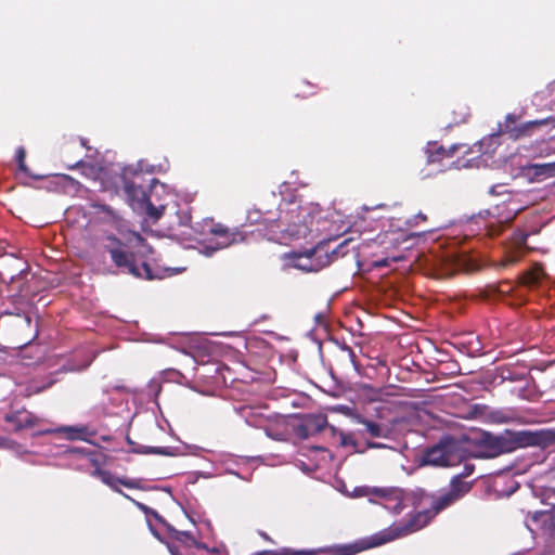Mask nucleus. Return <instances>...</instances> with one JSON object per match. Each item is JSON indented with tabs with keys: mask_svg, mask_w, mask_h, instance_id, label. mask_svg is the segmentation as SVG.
I'll list each match as a JSON object with an SVG mask.
<instances>
[{
	"mask_svg": "<svg viewBox=\"0 0 555 555\" xmlns=\"http://www.w3.org/2000/svg\"><path fill=\"white\" fill-rule=\"evenodd\" d=\"M104 251L109 254L113 263L129 274L135 278H143L145 280H154L159 278L154 274L147 262H142L140 266L137 264L135 256L130 251L127 245L120 240L108 236L107 243L104 245Z\"/></svg>",
	"mask_w": 555,
	"mask_h": 555,
	"instance_id": "f257e3e1",
	"label": "nucleus"
},
{
	"mask_svg": "<svg viewBox=\"0 0 555 555\" xmlns=\"http://www.w3.org/2000/svg\"><path fill=\"white\" fill-rule=\"evenodd\" d=\"M285 266L304 272H319L331 263V256L323 244L305 251H289L282 255Z\"/></svg>",
	"mask_w": 555,
	"mask_h": 555,
	"instance_id": "f03ea898",
	"label": "nucleus"
},
{
	"mask_svg": "<svg viewBox=\"0 0 555 555\" xmlns=\"http://www.w3.org/2000/svg\"><path fill=\"white\" fill-rule=\"evenodd\" d=\"M464 460V451L457 442L448 438L440 440L427 449L422 457V464L438 467L459 465Z\"/></svg>",
	"mask_w": 555,
	"mask_h": 555,
	"instance_id": "7ed1b4c3",
	"label": "nucleus"
},
{
	"mask_svg": "<svg viewBox=\"0 0 555 555\" xmlns=\"http://www.w3.org/2000/svg\"><path fill=\"white\" fill-rule=\"evenodd\" d=\"M124 190L132 207L143 212L150 220L156 222L163 217L166 205H154L142 186L127 181Z\"/></svg>",
	"mask_w": 555,
	"mask_h": 555,
	"instance_id": "20e7f679",
	"label": "nucleus"
},
{
	"mask_svg": "<svg viewBox=\"0 0 555 555\" xmlns=\"http://www.w3.org/2000/svg\"><path fill=\"white\" fill-rule=\"evenodd\" d=\"M479 447L483 457H495L512 452L506 436H494L489 433L481 435Z\"/></svg>",
	"mask_w": 555,
	"mask_h": 555,
	"instance_id": "39448f33",
	"label": "nucleus"
},
{
	"mask_svg": "<svg viewBox=\"0 0 555 555\" xmlns=\"http://www.w3.org/2000/svg\"><path fill=\"white\" fill-rule=\"evenodd\" d=\"M395 539L388 532H379L354 544L343 545L338 548V555H354L364 550L380 546Z\"/></svg>",
	"mask_w": 555,
	"mask_h": 555,
	"instance_id": "423d86ee",
	"label": "nucleus"
},
{
	"mask_svg": "<svg viewBox=\"0 0 555 555\" xmlns=\"http://www.w3.org/2000/svg\"><path fill=\"white\" fill-rule=\"evenodd\" d=\"M541 122L537 120L519 124L517 116L508 114L505 117L504 122L500 125V132L507 134L513 140H518L522 137L529 135L531 129L539 126Z\"/></svg>",
	"mask_w": 555,
	"mask_h": 555,
	"instance_id": "0eeeda50",
	"label": "nucleus"
},
{
	"mask_svg": "<svg viewBox=\"0 0 555 555\" xmlns=\"http://www.w3.org/2000/svg\"><path fill=\"white\" fill-rule=\"evenodd\" d=\"M210 233L223 238L221 247H228L233 244H240L245 242L246 240V234L242 230L237 228L230 230L229 228L221 223L212 225L210 229Z\"/></svg>",
	"mask_w": 555,
	"mask_h": 555,
	"instance_id": "6e6552de",
	"label": "nucleus"
},
{
	"mask_svg": "<svg viewBox=\"0 0 555 555\" xmlns=\"http://www.w3.org/2000/svg\"><path fill=\"white\" fill-rule=\"evenodd\" d=\"M93 476L98 477L103 483H105L106 486H108L111 489H113L114 491L125 495L126 498H129L128 495H126L119 488H118V485H122L125 486L126 488H129V489H135L138 488V482L135 480H131V479H120L118 477H115L111 472L108 470H105V469H101V468H96L93 473H92Z\"/></svg>",
	"mask_w": 555,
	"mask_h": 555,
	"instance_id": "1a4fd4ad",
	"label": "nucleus"
},
{
	"mask_svg": "<svg viewBox=\"0 0 555 555\" xmlns=\"http://www.w3.org/2000/svg\"><path fill=\"white\" fill-rule=\"evenodd\" d=\"M507 442L512 452L517 448L539 446L542 442V435L533 431H518L507 436Z\"/></svg>",
	"mask_w": 555,
	"mask_h": 555,
	"instance_id": "9d476101",
	"label": "nucleus"
},
{
	"mask_svg": "<svg viewBox=\"0 0 555 555\" xmlns=\"http://www.w3.org/2000/svg\"><path fill=\"white\" fill-rule=\"evenodd\" d=\"M361 495H371L374 494L378 498H383L386 500H395L397 501L393 509L402 508V491L399 489H389V488H361L359 489Z\"/></svg>",
	"mask_w": 555,
	"mask_h": 555,
	"instance_id": "9b49d317",
	"label": "nucleus"
},
{
	"mask_svg": "<svg viewBox=\"0 0 555 555\" xmlns=\"http://www.w3.org/2000/svg\"><path fill=\"white\" fill-rule=\"evenodd\" d=\"M4 421L12 424L15 431H18L23 428H31L36 424L33 414L25 410L5 414Z\"/></svg>",
	"mask_w": 555,
	"mask_h": 555,
	"instance_id": "f8f14e48",
	"label": "nucleus"
},
{
	"mask_svg": "<svg viewBox=\"0 0 555 555\" xmlns=\"http://www.w3.org/2000/svg\"><path fill=\"white\" fill-rule=\"evenodd\" d=\"M326 426L327 417L325 415H311L306 420V423L300 427L299 434L301 437L307 438L311 434L321 433Z\"/></svg>",
	"mask_w": 555,
	"mask_h": 555,
	"instance_id": "ddd939ff",
	"label": "nucleus"
},
{
	"mask_svg": "<svg viewBox=\"0 0 555 555\" xmlns=\"http://www.w3.org/2000/svg\"><path fill=\"white\" fill-rule=\"evenodd\" d=\"M60 433L66 435L70 440H88L87 437L95 436L96 431L88 426H64L59 429Z\"/></svg>",
	"mask_w": 555,
	"mask_h": 555,
	"instance_id": "4468645a",
	"label": "nucleus"
},
{
	"mask_svg": "<svg viewBox=\"0 0 555 555\" xmlns=\"http://www.w3.org/2000/svg\"><path fill=\"white\" fill-rule=\"evenodd\" d=\"M359 423L364 426L365 433L373 438H387L388 437L389 429L382 424H378V423L367 420V418H360Z\"/></svg>",
	"mask_w": 555,
	"mask_h": 555,
	"instance_id": "2eb2a0df",
	"label": "nucleus"
},
{
	"mask_svg": "<svg viewBox=\"0 0 555 555\" xmlns=\"http://www.w3.org/2000/svg\"><path fill=\"white\" fill-rule=\"evenodd\" d=\"M427 153V163H440L446 157H450L452 155L451 151L446 150L442 145H438L436 142L429 143L426 150Z\"/></svg>",
	"mask_w": 555,
	"mask_h": 555,
	"instance_id": "dca6fc26",
	"label": "nucleus"
},
{
	"mask_svg": "<svg viewBox=\"0 0 555 555\" xmlns=\"http://www.w3.org/2000/svg\"><path fill=\"white\" fill-rule=\"evenodd\" d=\"M472 489V483L461 479V476H454L450 481L449 492L457 500L463 498Z\"/></svg>",
	"mask_w": 555,
	"mask_h": 555,
	"instance_id": "f3484780",
	"label": "nucleus"
},
{
	"mask_svg": "<svg viewBox=\"0 0 555 555\" xmlns=\"http://www.w3.org/2000/svg\"><path fill=\"white\" fill-rule=\"evenodd\" d=\"M545 272L541 266H534L521 275V284L526 286H534L541 282Z\"/></svg>",
	"mask_w": 555,
	"mask_h": 555,
	"instance_id": "a211bd4d",
	"label": "nucleus"
},
{
	"mask_svg": "<svg viewBox=\"0 0 555 555\" xmlns=\"http://www.w3.org/2000/svg\"><path fill=\"white\" fill-rule=\"evenodd\" d=\"M454 502H456V499L448 491L447 493L441 494L433 501L431 512L434 515H436L442 509L452 505Z\"/></svg>",
	"mask_w": 555,
	"mask_h": 555,
	"instance_id": "6ab92c4d",
	"label": "nucleus"
},
{
	"mask_svg": "<svg viewBox=\"0 0 555 555\" xmlns=\"http://www.w3.org/2000/svg\"><path fill=\"white\" fill-rule=\"evenodd\" d=\"M284 231L292 240L306 238L311 232L306 223L289 224Z\"/></svg>",
	"mask_w": 555,
	"mask_h": 555,
	"instance_id": "aec40b11",
	"label": "nucleus"
},
{
	"mask_svg": "<svg viewBox=\"0 0 555 555\" xmlns=\"http://www.w3.org/2000/svg\"><path fill=\"white\" fill-rule=\"evenodd\" d=\"M274 219L267 217V214L261 212L259 209H250L247 212L246 221L249 224H268Z\"/></svg>",
	"mask_w": 555,
	"mask_h": 555,
	"instance_id": "412c9836",
	"label": "nucleus"
},
{
	"mask_svg": "<svg viewBox=\"0 0 555 555\" xmlns=\"http://www.w3.org/2000/svg\"><path fill=\"white\" fill-rule=\"evenodd\" d=\"M314 551H292L289 548H282L280 551L266 550L257 552L255 555H314Z\"/></svg>",
	"mask_w": 555,
	"mask_h": 555,
	"instance_id": "4be33fe9",
	"label": "nucleus"
},
{
	"mask_svg": "<svg viewBox=\"0 0 555 555\" xmlns=\"http://www.w3.org/2000/svg\"><path fill=\"white\" fill-rule=\"evenodd\" d=\"M532 169H534V173L538 176H555V163L534 164L532 165Z\"/></svg>",
	"mask_w": 555,
	"mask_h": 555,
	"instance_id": "5701e85b",
	"label": "nucleus"
},
{
	"mask_svg": "<svg viewBox=\"0 0 555 555\" xmlns=\"http://www.w3.org/2000/svg\"><path fill=\"white\" fill-rule=\"evenodd\" d=\"M25 158H26V151L24 147L21 146L16 150V162H17L20 170L23 172H27Z\"/></svg>",
	"mask_w": 555,
	"mask_h": 555,
	"instance_id": "b1692460",
	"label": "nucleus"
},
{
	"mask_svg": "<svg viewBox=\"0 0 555 555\" xmlns=\"http://www.w3.org/2000/svg\"><path fill=\"white\" fill-rule=\"evenodd\" d=\"M339 438H340V446H343V447H348V446L356 447L357 446L356 439L351 434L340 433Z\"/></svg>",
	"mask_w": 555,
	"mask_h": 555,
	"instance_id": "393cba45",
	"label": "nucleus"
},
{
	"mask_svg": "<svg viewBox=\"0 0 555 555\" xmlns=\"http://www.w3.org/2000/svg\"><path fill=\"white\" fill-rule=\"evenodd\" d=\"M15 317L18 320L20 325L22 327H26V328L30 327V318L27 314L17 313V314H15Z\"/></svg>",
	"mask_w": 555,
	"mask_h": 555,
	"instance_id": "a878e982",
	"label": "nucleus"
},
{
	"mask_svg": "<svg viewBox=\"0 0 555 555\" xmlns=\"http://www.w3.org/2000/svg\"><path fill=\"white\" fill-rule=\"evenodd\" d=\"M474 469L475 466L473 464H465L462 473L457 474L456 476H461V479H464L465 477L470 476Z\"/></svg>",
	"mask_w": 555,
	"mask_h": 555,
	"instance_id": "bb28decb",
	"label": "nucleus"
},
{
	"mask_svg": "<svg viewBox=\"0 0 555 555\" xmlns=\"http://www.w3.org/2000/svg\"><path fill=\"white\" fill-rule=\"evenodd\" d=\"M196 546H197L198 548H205V550H207V551L209 552L208 547H207L204 543H196ZM210 553H211L212 555H225V552H224V551H221L220 548H217V547L212 548V550L210 551Z\"/></svg>",
	"mask_w": 555,
	"mask_h": 555,
	"instance_id": "cd10ccee",
	"label": "nucleus"
},
{
	"mask_svg": "<svg viewBox=\"0 0 555 555\" xmlns=\"http://www.w3.org/2000/svg\"><path fill=\"white\" fill-rule=\"evenodd\" d=\"M72 452H74V453H83L85 455L89 456L92 462H94L93 457L96 455V453L94 451H87V452H85L81 449H77V448L73 449Z\"/></svg>",
	"mask_w": 555,
	"mask_h": 555,
	"instance_id": "c85d7f7f",
	"label": "nucleus"
},
{
	"mask_svg": "<svg viewBox=\"0 0 555 555\" xmlns=\"http://www.w3.org/2000/svg\"><path fill=\"white\" fill-rule=\"evenodd\" d=\"M149 452L155 453V454H167V452L164 451V449H162V448H151V450Z\"/></svg>",
	"mask_w": 555,
	"mask_h": 555,
	"instance_id": "c756f323",
	"label": "nucleus"
},
{
	"mask_svg": "<svg viewBox=\"0 0 555 555\" xmlns=\"http://www.w3.org/2000/svg\"><path fill=\"white\" fill-rule=\"evenodd\" d=\"M137 506L142 509V511H147V507L145 505H143L142 503H139V502H135Z\"/></svg>",
	"mask_w": 555,
	"mask_h": 555,
	"instance_id": "7c9ffc66",
	"label": "nucleus"
},
{
	"mask_svg": "<svg viewBox=\"0 0 555 555\" xmlns=\"http://www.w3.org/2000/svg\"><path fill=\"white\" fill-rule=\"evenodd\" d=\"M531 233H532V232H529V233H525V234L522 235V242H524V243H526V241H527L528 236H529ZM533 233H538V231H534Z\"/></svg>",
	"mask_w": 555,
	"mask_h": 555,
	"instance_id": "2f4dec72",
	"label": "nucleus"
},
{
	"mask_svg": "<svg viewBox=\"0 0 555 555\" xmlns=\"http://www.w3.org/2000/svg\"><path fill=\"white\" fill-rule=\"evenodd\" d=\"M180 535L185 537V538H190V534L188 532H180Z\"/></svg>",
	"mask_w": 555,
	"mask_h": 555,
	"instance_id": "473e14b6",
	"label": "nucleus"
},
{
	"mask_svg": "<svg viewBox=\"0 0 555 555\" xmlns=\"http://www.w3.org/2000/svg\"><path fill=\"white\" fill-rule=\"evenodd\" d=\"M369 447H371V448H377V447H379V446H378L377 443H369Z\"/></svg>",
	"mask_w": 555,
	"mask_h": 555,
	"instance_id": "72a5a7b5",
	"label": "nucleus"
},
{
	"mask_svg": "<svg viewBox=\"0 0 555 555\" xmlns=\"http://www.w3.org/2000/svg\"><path fill=\"white\" fill-rule=\"evenodd\" d=\"M7 315H13V314H12V313H10V312H5V313H3L1 317L3 318V317H7Z\"/></svg>",
	"mask_w": 555,
	"mask_h": 555,
	"instance_id": "f704fd0d",
	"label": "nucleus"
},
{
	"mask_svg": "<svg viewBox=\"0 0 555 555\" xmlns=\"http://www.w3.org/2000/svg\"><path fill=\"white\" fill-rule=\"evenodd\" d=\"M82 160H78L75 166L82 165Z\"/></svg>",
	"mask_w": 555,
	"mask_h": 555,
	"instance_id": "c9c22d12",
	"label": "nucleus"
},
{
	"mask_svg": "<svg viewBox=\"0 0 555 555\" xmlns=\"http://www.w3.org/2000/svg\"><path fill=\"white\" fill-rule=\"evenodd\" d=\"M304 85L311 86L309 81H302Z\"/></svg>",
	"mask_w": 555,
	"mask_h": 555,
	"instance_id": "e433bc0d",
	"label": "nucleus"
}]
</instances>
